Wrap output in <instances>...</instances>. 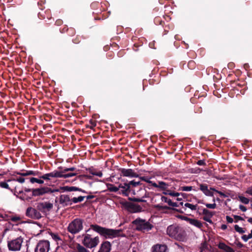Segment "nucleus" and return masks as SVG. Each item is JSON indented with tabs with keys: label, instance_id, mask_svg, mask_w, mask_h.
<instances>
[{
	"label": "nucleus",
	"instance_id": "61",
	"mask_svg": "<svg viewBox=\"0 0 252 252\" xmlns=\"http://www.w3.org/2000/svg\"><path fill=\"white\" fill-rule=\"evenodd\" d=\"M200 202H201V201H200V200H198V203H200Z\"/></svg>",
	"mask_w": 252,
	"mask_h": 252
},
{
	"label": "nucleus",
	"instance_id": "39",
	"mask_svg": "<svg viewBox=\"0 0 252 252\" xmlns=\"http://www.w3.org/2000/svg\"><path fill=\"white\" fill-rule=\"evenodd\" d=\"M166 194H169L172 196H177L179 197L180 196V193L178 192H175L174 191H167V192L165 193Z\"/></svg>",
	"mask_w": 252,
	"mask_h": 252
},
{
	"label": "nucleus",
	"instance_id": "47",
	"mask_svg": "<svg viewBox=\"0 0 252 252\" xmlns=\"http://www.w3.org/2000/svg\"><path fill=\"white\" fill-rule=\"evenodd\" d=\"M75 168L74 167L66 168L63 169V172H68L69 171H74Z\"/></svg>",
	"mask_w": 252,
	"mask_h": 252
},
{
	"label": "nucleus",
	"instance_id": "32",
	"mask_svg": "<svg viewBox=\"0 0 252 252\" xmlns=\"http://www.w3.org/2000/svg\"><path fill=\"white\" fill-rule=\"evenodd\" d=\"M30 182L32 184L34 183H37L39 184H42L44 183L43 180H41V179H38L33 178V177L31 178L30 179Z\"/></svg>",
	"mask_w": 252,
	"mask_h": 252
},
{
	"label": "nucleus",
	"instance_id": "29",
	"mask_svg": "<svg viewBox=\"0 0 252 252\" xmlns=\"http://www.w3.org/2000/svg\"><path fill=\"white\" fill-rule=\"evenodd\" d=\"M77 252H89L86 248L80 244H77L76 246Z\"/></svg>",
	"mask_w": 252,
	"mask_h": 252
},
{
	"label": "nucleus",
	"instance_id": "44",
	"mask_svg": "<svg viewBox=\"0 0 252 252\" xmlns=\"http://www.w3.org/2000/svg\"><path fill=\"white\" fill-rule=\"evenodd\" d=\"M219 248L222 249H223L225 251L226 248L228 247L225 244L223 243H220L219 244Z\"/></svg>",
	"mask_w": 252,
	"mask_h": 252
},
{
	"label": "nucleus",
	"instance_id": "60",
	"mask_svg": "<svg viewBox=\"0 0 252 252\" xmlns=\"http://www.w3.org/2000/svg\"><path fill=\"white\" fill-rule=\"evenodd\" d=\"M177 200H182V198L178 197V198H177Z\"/></svg>",
	"mask_w": 252,
	"mask_h": 252
},
{
	"label": "nucleus",
	"instance_id": "1",
	"mask_svg": "<svg viewBox=\"0 0 252 252\" xmlns=\"http://www.w3.org/2000/svg\"><path fill=\"white\" fill-rule=\"evenodd\" d=\"M91 228L106 239H112L122 236L121 230L106 228L98 225H91Z\"/></svg>",
	"mask_w": 252,
	"mask_h": 252
},
{
	"label": "nucleus",
	"instance_id": "33",
	"mask_svg": "<svg viewBox=\"0 0 252 252\" xmlns=\"http://www.w3.org/2000/svg\"><path fill=\"white\" fill-rule=\"evenodd\" d=\"M50 235L56 242H58L59 241H61V239L58 234L50 233Z\"/></svg>",
	"mask_w": 252,
	"mask_h": 252
},
{
	"label": "nucleus",
	"instance_id": "42",
	"mask_svg": "<svg viewBox=\"0 0 252 252\" xmlns=\"http://www.w3.org/2000/svg\"><path fill=\"white\" fill-rule=\"evenodd\" d=\"M128 184H129V187H130V185H132L134 187H136V186H137L140 185V183L139 182H135L134 181H131L128 183Z\"/></svg>",
	"mask_w": 252,
	"mask_h": 252
},
{
	"label": "nucleus",
	"instance_id": "30",
	"mask_svg": "<svg viewBox=\"0 0 252 252\" xmlns=\"http://www.w3.org/2000/svg\"><path fill=\"white\" fill-rule=\"evenodd\" d=\"M84 197L82 196H80L77 197H73V198H71V203L73 202V203H76L77 202H82L84 200Z\"/></svg>",
	"mask_w": 252,
	"mask_h": 252
},
{
	"label": "nucleus",
	"instance_id": "48",
	"mask_svg": "<svg viewBox=\"0 0 252 252\" xmlns=\"http://www.w3.org/2000/svg\"><path fill=\"white\" fill-rule=\"evenodd\" d=\"M239 209L243 212H246L247 210L246 207L242 205H239Z\"/></svg>",
	"mask_w": 252,
	"mask_h": 252
},
{
	"label": "nucleus",
	"instance_id": "12",
	"mask_svg": "<svg viewBox=\"0 0 252 252\" xmlns=\"http://www.w3.org/2000/svg\"><path fill=\"white\" fill-rule=\"evenodd\" d=\"M60 203L63 206H67L71 204V199L68 195L63 194L60 196Z\"/></svg>",
	"mask_w": 252,
	"mask_h": 252
},
{
	"label": "nucleus",
	"instance_id": "22",
	"mask_svg": "<svg viewBox=\"0 0 252 252\" xmlns=\"http://www.w3.org/2000/svg\"><path fill=\"white\" fill-rule=\"evenodd\" d=\"M161 201L162 202L167 203L169 205L173 206V207H177V204L175 202H173L170 199L167 198L165 196H162L161 197Z\"/></svg>",
	"mask_w": 252,
	"mask_h": 252
},
{
	"label": "nucleus",
	"instance_id": "51",
	"mask_svg": "<svg viewBox=\"0 0 252 252\" xmlns=\"http://www.w3.org/2000/svg\"><path fill=\"white\" fill-rule=\"evenodd\" d=\"M94 175H95L97 176H99V177H101L102 176V173L101 172H97L96 173H94Z\"/></svg>",
	"mask_w": 252,
	"mask_h": 252
},
{
	"label": "nucleus",
	"instance_id": "54",
	"mask_svg": "<svg viewBox=\"0 0 252 252\" xmlns=\"http://www.w3.org/2000/svg\"><path fill=\"white\" fill-rule=\"evenodd\" d=\"M221 228L223 230H225L227 228V225H225V224H222L221 226Z\"/></svg>",
	"mask_w": 252,
	"mask_h": 252
},
{
	"label": "nucleus",
	"instance_id": "9",
	"mask_svg": "<svg viewBox=\"0 0 252 252\" xmlns=\"http://www.w3.org/2000/svg\"><path fill=\"white\" fill-rule=\"evenodd\" d=\"M59 171L54 170V171L43 175L40 178L46 180H50L54 178H59Z\"/></svg>",
	"mask_w": 252,
	"mask_h": 252
},
{
	"label": "nucleus",
	"instance_id": "2",
	"mask_svg": "<svg viewBox=\"0 0 252 252\" xmlns=\"http://www.w3.org/2000/svg\"><path fill=\"white\" fill-rule=\"evenodd\" d=\"M167 233L170 237L180 241H184L186 239L184 230L176 225H171L168 226L167 228Z\"/></svg>",
	"mask_w": 252,
	"mask_h": 252
},
{
	"label": "nucleus",
	"instance_id": "28",
	"mask_svg": "<svg viewBox=\"0 0 252 252\" xmlns=\"http://www.w3.org/2000/svg\"><path fill=\"white\" fill-rule=\"evenodd\" d=\"M108 189L110 191L117 192L119 190V188L114 186L112 184L108 185Z\"/></svg>",
	"mask_w": 252,
	"mask_h": 252
},
{
	"label": "nucleus",
	"instance_id": "46",
	"mask_svg": "<svg viewBox=\"0 0 252 252\" xmlns=\"http://www.w3.org/2000/svg\"><path fill=\"white\" fill-rule=\"evenodd\" d=\"M242 238L245 242L247 241L248 240L251 239L250 238H249V237L248 235H244L242 237Z\"/></svg>",
	"mask_w": 252,
	"mask_h": 252
},
{
	"label": "nucleus",
	"instance_id": "21",
	"mask_svg": "<svg viewBox=\"0 0 252 252\" xmlns=\"http://www.w3.org/2000/svg\"><path fill=\"white\" fill-rule=\"evenodd\" d=\"M60 172V177L59 178H67L71 177L73 176H76L77 173H66L65 174L66 172H63V170L61 171H59Z\"/></svg>",
	"mask_w": 252,
	"mask_h": 252
},
{
	"label": "nucleus",
	"instance_id": "13",
	"mask_svg": "<svg viewBox=\"0 0 252 252\" xmlns=\"http://www.w3.org/2000/svg\"><path fill=\"white\" fill-rule=\"evenodd\" d=\"M127 207L128 210L133 213L139 212L142 210V208L139 205L133 203H128Z\"/></svg>",
	"mask_w": 252,
	"mask_h": 252
},
{
	"label": "nucleus",
	"instance_id": "8",
	"mask_svg": "<svg viewBox=\"0 0 252 252\" xmlns=\"http://www.w3.org/2000/svg\"><path fill=\"white\" fill-rule=\"evenodd\" d=\"M50 244L48 241H40L37 245L35 252H48Z\"/></svg>",
	"mask_w": 252,
	"mask_h": 252
},
{
	"label": "nucleus",
	"instance_id": "10",
	"mask_svg": "<svg viewBox=\"0 0 252 252\" xmlns=\"http://www.w3.org/2000/svg\"><path fill=\"white\" fill-rule=\"evenodd\" d=\"M200 189L207 196H213V192L215 189L210 188H208L207 185L201 184L200 185Z\"/></svg>",
	"mask_w": 252,
	"mask_h": 252
},
{
	"label": "nucleus",
	"instance_id": "31",
	"mask_svg": "<svg viewBox=\"0 0 252 252\" xmlns=\"http://www.w3.org/2000/svg\"><path fill=\"white\" fill-rule=\"evenodd\" d=\"M32 191V189H27V188H25L24 190H22V191H19V193L20 194H22V196H21V197L23 199H28V197H26L24 195V192H31Z\"/></svg>",
	"mask_w": 252,
	"mask_h": 252
},
{
	"label": "nucleus",
	"instance_id": "43",
	"mask_svg": "<svg viewBox=\"0 0 252 252\" xmlns=\"http://www.w3.org/2000/svg\"><path fill=\"white\" fill-rule=\"evenodd\" d=\"M11 220L13 222H18L21 220V218L18 216H14L11 218Z\"/></svg>",
	"mask_w": 252,
	"mask_h": 252
},
{
	"label": "nucleus",
	"instance_id": "6",
	"mask_svg": "<svg viewBox=\"0 0 252 252\" xmlns=\"http://www.w3.org/2000/svg\"><path fill=\"white\" fill-rule=\"evenodd\" d=\"M59 191V189L52 190L51 189L45 187L37 189H32V196H41L46 193H53L54 192H58Z\"/></svg>",
	"mask_w": 252,
	"mask_h": 252
},
{
	"label": "nucleus",
	"instance_id": "26",
	"mask_svg": "<svg viewBox=\"0 0 252 252\" xmlns=\"http://www.w3.org/2000/svg\"><path fill=\"white\" fill-rule=\"evenodd\" d=\"M239 200L243 203L245 204H248L251 201V199L243 196V195H239L238 197Z\"/></svg>",
	"mask_w": 252,
	"mask_h": 252
},
{
	"label": "nucleus",
	"instance_id": "37",
	"mask_svg": "<svg viewBox=\"0 0 252 252\" xmlns=\"http://www.w3.org/2000/svg\"><path fill=\"white\" fill-rule=\"evenodd\" d=\"M214 191L219 193L220 195V196H221L223 198H226V197H228V196H229V194L228 193H224V192H223L221 191H218L216 189Z\"/></svg>",
	"mask_w": 252,
	"mask_h": 252
},
{
	"label": "nucleus",
	"instance_id": "55",
	"mask_svg": "<svg viewBox=\"0 0 252 252\" xmlns=\"http://www.w3.org/2000/svg\"><path fill=\"white\" fill-rule=\"evenodd\" d=\"M248 221L251 223H252V218H248Z\"/></svg>",
	"mask_w": 252,
	"mask_h": 252
},
{
	"label": "nucleus",
	"instance_id": "57",
	"mask_svg": "<svg viewBox=\"0 0 252 252\" xmlns=\"http://www.w3.org/2000/svg\"><path fill=\"white\" fill-rule=\"evenodd\" d=\"M4 174H5V173H4V172H3V173H0V176H2V175H4Z\"/></svg>",
	"mask_w": 252,
	"mask_h": 252
},
{
	"label": "nucleus",
	"instance_id": "25",
	"mask_svg": "<svg viewBox=\"0 0 252 252\" xmlns=\"http://www.w3.org/2000/svg\"><path fill=\"white\" fill-rule=\"evenodd\" d=\"M184 206L186 208H189L191 211L197 210L198 207L197 204H192L190 203H185Z\"/></svg>",
	"mask_w": 252,
	"mask_h": 252
},
{
	"label": "nucleus",
	"instance_id": "38",
	"mask_svg": "<svg viewBox=\"0 0 252 252\" xmlns=\"http://www.w3.org/2000/svg\"><path fill=\"white\" fill-rule=\"evenodd\" d=\"M11 181H17L20 183H23L25 182V179L23 177H19V178H17L16 179L14 178V179H13L11 180H8L7 181L10 182Z\"/></svg>",
	"mask_w": 252,
	"mask_h": 252
},
{
	"label": "nucleus",
	"instance_id": "58",
	"mask_svg": "<svg viewBox=\"0 0 252 252\" xmlns=\"http://www.w3.org/2000/svg\"><path fill=\"white\" fill-rule=\"evenodd\" d=\"M134 200H136V201H141V200L140 199H135Z\"/></svg>",
	"mask_w": 252,
	"mask_h": 252
},
{
	"label": "nucleus",
	"instance_id": "40",
	"mask_svg": "<svg viewBox=\"0 0 252 252\" xmlns=\"http://www.w3.org/2000/svg\"><path fill=\"white\" fill-rule=\"evenodd\" d=\"M0 187L2 188L10 189L9 185L6 182H0Z\"/></svg>",
	"mask_w": 252,
	"mask_h": 252
},
{
	"label": "nucleus",
	"instance_id": "59",
	"mask_svg": "<svg viewBox=\"0 0 252 252\" xmlns=\"http://www.w3.org/2000/svg\"><path fill=\"white\" fill-rule=\"evenodd\" d=\"M251 208L252 209V199H251Z\"/></svg>",
	"mask_w": 252,
	"mask_h": 252
},
{
	"label": "nucleus",
	"instance_id": "34",
	"mask_svg": "<svg viewBox=\"0 0 252 252\" xmlns=\"http://www.w3.org/2000/svg\"><path fill=\"white\" fill-rule=\"evenodd\" d=\"M235 230L238 233L240 234H243L245 232V230L242 227L239 226L238 225H235L234 226Z\"/></svg>",
	"mask_w": 252,
	"mask_h": 252
},
{
	"label": "nucleus",
	"instance_id": "52",
	"mask_svg": "<svg viewBox=\"0 0 252 252\" xmlns=\"http://www.w3.org/2000/svg\"><path fill=\"white\" fill-rule=\"evenodd\" d=\"M76 188L75 187H70L69 188V189H68V191H73L75 190Z\"/></svg>",
	"mask_w": 252,
	"mask_h": 252
},
{
	"label": "nucleus",
	"instance_id": "45",
	"mask_svg": "<svg viewBox=\"0 0 252 252\" xmlns=\"http://www.w3.org/2000/svg\"><path fill=\"white\" fill-rule=\"evenodd\" d=\"M226 221L229 223H232L233 221V219L228 216L226 217Z\"/></svg>",
	"mask_w": 252,
	"mask_h": 252
},
{
	"label": "nucleus",
	"instance_id": "11",
	"mask_svg": "<svg viewBox=\"0 0 252 252\" xmlns=\"http://www.w3.org/2000/svg\"><path fill=\"white\" fill-rule=\"evenodd\" d=\"M121 174L123 176L129 178L137 177L138 175L131 169H122Z\"/></svg>",
	"mask_w": 252,
	"mask_h": 252
},
{
	"label": "nucleus",
	"instance_id": "5",
	"mask_svg": "<svg viewBox=\"0 0 252 252\" xmlns=\"http://www.w3.org/2000/svg\"><path fill=\"white\" fill-rule=\"evenodd\" d=\"M133 223L135 224L137 230L142 231L144 232L151 230L152 228L151 224L143 220L137 219L134 220Z\"/></svg>",
	"mask_w": 252,
	"mask_h": 252
},
{
	"label": "nucleus",
	"instance_id": "50",
	"mask_svg": "<svg viewBox=\"0 0 252 252\" xmlns=\"http://www.w3.org/2000/svg\"><path fill=\"white\" fill-rule=\"evenodd\" d=\"M225 251L226 252H235L231 248L228 246L226 248Z\"/></svg>",
	"mask_w": 252,
	"mask_h": 252
},
{
	"label": "nucleus",
	"instance_id": "18",
	"mask_svg": "<svg viewBox=\"0 0 252 252\" xmlns=\"http://www.w3.org/2000/svg\"><path fill=\"white\" fill-rule=\"evenodd\" d=\"M166 247L164 245H156L153 247L152 252H166Z\"/></svg>",
	"mask_w": 252,
	"mask_h": 252
},
{
	"label": "nucleus",
	"instance_id": "35",
	"mask_svg": "<svg viewBox=\"0 0 252 252\" xmlns=\"http://www.w3.org/2000/svg\"><path fill=\"white\" fill-rule=\"evenodd\" d=\"M192 189L191 186H183L180 187V190L185 191H189Z\"/></svg>",
	"mask_w": 252,
	"mask_h": 252
},
{
	"label": "nucleus",
	"instance_id": "16",
	"mask_svg": "<svg viewBox=\"0 0 252 252\" xmlns=\"http://www.w3.org/2000/svg\"><path fill=\"white\" fill-rule=\"evenodd\" d=\"M111 250L110 243L108 241L103 242L98 252H110Z\"/></svg>",
	"mask_w": 252,
	"mask_h": 252
},
{
	"label": "nucleus",
	"instance_id": "19",
	"mask_svg": "<svg viewBox=\"0 0 252 252\" xmlns=\"http://www.w3.org/2000/svg\"><path fill=\"white\" fill-rule=\"evenodd\" d=\"M119 189H122V191L123 194L128 195L129 192V184L128 183H125L124 185H120L119 186Z\"/></svg>",
	"mask_w": 252,
	"mask_h": 252
},
{
	"label": "nucleus",
	"instance_id": "56",
	"mask_svg": "<svg viewBox=\"0 0 252 252\" xmlns=\"http://www.w3.org/2000/svg\"><path fill=\"white\" fill-rule=\"evenodd\" d=\"M248 235L249 236V238L251 239L252 238V230H251V233H249Z\"/></svg>",
	"mask_w": 252,
	"mask_h": 252
},
{
	"label": "nucleus",
	"instance_id": "3",
	"mask_svg": "<svg viewBox=\"0 0 252 252\" xmlns=\"http://www.w3.org/2000/svg\"><path fill=\"white\" fill-rule=\"evenodd\" d=\"M83 227V220L80 219H76L69 224L67 229L71 233L76 234L80 232Z\"/></svg>",
	"mask_w": 252,
	"mask_h": 252
},
{
	"label": "nucleus",
	"instance_id": "14",
	"mask_svg": "<svg viewBox=\"0 0 252 252\" xmlns=\"http://www.w3.org/2000/svg\"><path fill=\"white\" fill-rule=\"evenodd\" d=\"M203 214L204 215L203 220L207 222L211 223L212 220L211 218L214 215V213L206 209H204L203 210Z\"/></svg>",
	"mask_w": 252,
	"mask_h": 252
},
{
	"label": "nucleus",
	"instance_id": "4",
	"mask_svg": "<svg viewBox=\"0 0 252 252\" xmlns=\"http://www.w3.org/2000/svg\"><path fill=\"white\" fill-rule=\"evenodd\" d=\"M99 243V239L98 237L92 238L89 234L85 235L83 240V245L90 249L96 247Z\"/></svg>",
	"mask_w": 252,
	"mask_h": 252
},
{
	"label": "nucleus",
	"instance_id": "36",
	"mask_svg": "<svg viewBox=\"0 0 252 252\" xmlns=\"http://www.w3.org/2000/svg\"><path fill=\"white\" fill-rule=\"evenodd\" d=\"M214 203L212 204H209V203H206L205 204V206L208 208L210 209H215L216 208L217 205L215 203V199H213Z\"/></svg>",
	"mask_w": 252,
	"mask_h": 252
},
{
	"label": "nucleus",
	"instance_id": "53",
	"mask_svg": "<svg viewBox=\"0 0 252 252\" xmlns=\"http://www.w3.org/2000/svg\"><path fill=\"white\" fill-rule=\"evenodd\" d=\"M234 218L238 220H243L242 218L238 216H235Z\"/></svg>",
	"mask_w": 252,
	"mask_h": 252
},
{
	"label": "nucleus",
	"instance_id": "41",
	"mask_svg": "<svg viewBox=\"0 0 252 252\" xmlns=\"http://www.w3.org/2000/svg\"><path fill=\"white\" fill-rule=\"evenodd\" d=\"M245 193L248 194L249 195L252 196V186L248 187Z\"/></svg>",
	"mask_w": 252,
	"mask_h": 252
},
{
	"label": "nucleus",
	"instance_id": "20",
	"mask_svg": "<svg viewBox=\"0 0 252 252\" xmlns=\"http://www.w3.org/2000/svg\"><path fill=\"white\" fill-rule=\"evenodd\" d=\"M40 207L41 208L47 210L49 211L53 208V204L49 202H44L40 204Z\"/></svg>",
	"mask_w": 252,
	"mask_h": 252
},
{
	"label": "nucleus",
	"instance_id": "17",
	"mask_svg": "<svg viewBox=\"0 0 252 252\" xmlns=\"http://www.w3.org/2000/svg\"><path fill=\"white\" fill-rule=\"evenodd\" d=\"M153 186L159 189L160 190H165L167 189L169 185L168 184L162 182V181H159L158 183H156L154 182V183L153 184Z\"/></svg>",
	"mask_w": 252,
	"mask_h": 252
},
{
	"label": "nucleus",
	"instance_id": "24",
	"mask_svg": "<svg viewBox=\"0 0 252 252\" xmlns=\"http://www.w3.org/2000/svg\"><path fill=\"white\" fill-rule=\"evenodd\" d=\"M188 220H189V223H190L191 224H192L197 227L201 228L202 226V223L201 222V221H200L197 220L189 219Z\"/></svg>",
	"mask_w": 252,
	"mask_h": 252
},
{
	"label": "nucleus",
	"instance_id": "7",
	"mask_svg": "<svg viewBox=\"0 0 252 252\" xmlns=\"http://www.w3.org/2000/svg\"><path fill=\"white\" fill-rule=\"evenodd\" d=\"M23 242V238L19 237L8 243V247L10 250L13 251H19Z\"/></svg>",
	"mask_w": 252,
	"mask_h": 252
},
{
	"label": "nucleus",
	"instance_id": "23",
	"mask_svg": "<svg viewBox=\"0 0 252 252\" xmlns=\"http://www.w3.org/2000/svg\"><path fill=\"white\" fill-rule=\"evenodd\" d=\"M19 175H20L23 176H29V175H33V176H37L38 175L39 172L37 171H34L32 170L26 171V172L23 173H18Z\"/></svg>",
	"mask_w": 252,
	"mask_h": 252
},
{
	"label": "nucleus",
	"instance_id": "62",
	"mask_svg": "<svg viewBox=\"0 0 252 252\" xmlns=\"http://www.w3.org/2000/svg\"><path fill=\"white\" fill-rule=\"evenodd\" d=\"M180 204L183 205V202H181Z\"/></svg>",
	"mask_w": 252,
	"mask_h": 252
},
{
	"label": "nucleus",
	"instance_id": "15",
	"mask_svg": "<svg viewBox=\"0 0 252 252\" xmlns=\"http://www.w3.org/2000/svg\"><path fill=\"white\" fill-rule=\"evenodd\" d=\"M26 215L31 218H36L38 217L39 214L35 209L30 207L27 209Z\"/></svg>",
	"mask_w": 252,
	"mask_h": 252
},
{
	"label": "nucleus",
	"instance_id": "27",
	"mask_svg": "<svg viewBox=\"0 0 252 252\" xmlns=\"http://www.w3.org/2000/svg\"><path fill=\"white\" fill-rule=\"evenodd\" d=\"M140 179L143 181H145L149 184H150L151 186H153V184L154 183L153 181L151 180V178L148 177L147 176H142L140 177Z\"/></svg>",
	"mask_w": 252,
	"mask_h": 252
},
{
	"label": "nucleus",
	"instance_id": "49",
	"mask_svg": "<svg viewBox=\"0 0 252 252\" xmlns=\"http://www.w3.org/2000/svg\"><path fill=\"white\" fill-rule=\"evenodd\" d=\"M197 164L199 165H205V163L204 160H200L197 161Z\"/></svg>",
	"mask_w": 252,
	"mask_h": 252
}]
</instances>
